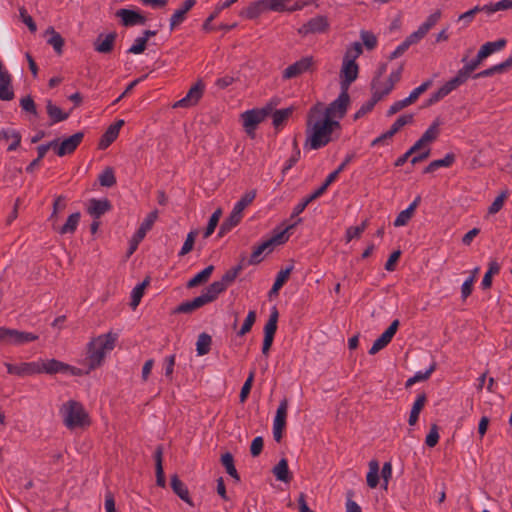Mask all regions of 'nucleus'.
Wrapping results in <instances>:
<instances>
[{
    "label": "nucleus",
    "instance_id": "obj_45",
    "mask_svg": "<svg viewBox=\"0 0 512 512\" xmlns=\"http://www.w3.org/2000/svg\"><path fill=\"white\" fill-rule=\"evenodd\" d=\"M292 112H293L292 107L276 110L273 113V125L276 128L280 127L290 117Z\"/></svg>",
    "mask_w": 512,
    "mask_h": 512
},
{
    "label": "nucleus",
    "instance_id": "obj_26",
    "mask_svg": "<svg viewBox=\"0 0 512 512\" xmlns=\"http://www.w3.org/2000/svg\"><path fill=\"white\" fill-rule=\"evenodd\" d=\"M115 39V33H109L105 36L101 34L94 43V49L99 53H109L113 50Z\"/></svg>",
    "mask_w": 512,
    "mask_h": 512
},
{
    "label": "nucleus",
    "instance_id": "obj_37",
    "mask_svg": "<svg viewBox=\"0 0 512 512\" xmlns=\"http://www.w3.org/2000/svg\"><path fill=\"white\" fill-rule=\"evenodd\" d=\"M366 480H367V485L370 488L377 487V485L379 483V464L377 461L372 460L369 463V471L367 473Z\"/></svg>",
    "mask_w": 512,
    "mask_h": 512
},
{
    "label": "nucleus",
    "instance_id": "obj_56",
    "mask_svg": "<svg viewBox=\"0 0 512 512\" xmlns=\"http://www.w3.org/2000/svg\"><path fill=\"white\" fill-rule=\"evenodd\" d=\"M361 40L363 44L366 46L367 49L371 50L374 49L377 45V38L376 36L368 31H362L361 32Z\"/></svg>",
    "mask_w": 512,
    "mask_h": 512
},
{
    "label": "nucleus",
    "instance_id": "obj_50",
    "mask_svg": "<svg viewBox=\"0 0 512 512\" xmlns=\"http://www.w3.org/2000/svg\"><path fill=\"white\" fill-rule=\"evenodd\" d=\"M432 84V81L431 80H427L425 81L424 83H422L420 86H418L417 88H415L411 93L410 95L407 97V99L409 100V102L412 104L414 103L418 98L419 96L424 93Z\"/></svg>",
    "mask_w": 512,
    "mask_h": 512
},
{
    "label": "nucleus",
    "instance_id": "obj_42",
    "mask_svg": "<svg viewBox=\"0 0 512 512\" xmlns=\"http://www.w3.org/2000/svg\"><path fill=\"white\" fill-rule=\"evenodd\" d=\"M273 473L275 477L282 482H287L288 477V462L286 459H281L278 464L274 467Z\"/></svg>",
    "mask_w": 512,
    "mask_h": 512
},
{
    "label": "nucleus",
    "instance_id": "obj_28",
    "mask_svg": "<svg viewBox=\"0 0 512 512\" xmlns=\"http://www.w3.org/2000/svg\"><path fill=\"white\" fill-rule=\"evenodd\" d=\"M11 140V143L8 146L9 151L16 150L21 142V135L18 131L12 128H6L0 130V141H6L9 142Z\"/></svg>",
    "mask_w": 512,
    "mask_h": 512
},
{
    "label": "nucleus",
    "instance_id": "obj_14",
    "mask_svg": "<svg viewBox=\"0 0 512 512\" xmlns=\"http://www.w3.org/2000/svg\"><path fill=\"white\" fill-rule=\"evenodd\" d=\"M287 410L288 401L284 399L280 402L273 421V436L277 442L281 440L283 430L286 426Z\"/></svg>",
    "mask_w": 512,
    "mask_h": 512
},
{
    "label": "nucleus",
    "instance_id": "obj_43",
    "mask_svg": "<svg viewBox=\"0 0 512 512\" xmlns=\"http://www.w3.org/2000/svg\"><path fill=\"white\" fill-rule=\"evenodd\" d=\"M79 220H80L79 212L71 214L68 217L66 223L61 227L60 233H62V234L73 233L79 224Z\"/></svg>",
    "mask_w": 512,
    "mask_h": 512
},
{
    "label": "nucleus",
    "instance_id": "obj_19",
    "mask_svg": "<svg viewBox=\"0 0 512 512\" xmlns=\"http://www.w3.org/2000/svg\"><path fill=\"white\" fill-rule=\"evenodd\" d=\"M84 134L82 132H78L73 134L72 136L64 139L60 145L57 144V154L59 156H64L66 154L72 153L77 146L81 143Z\"/></svg>",
    "mask_w": 512,
    "mask_h": 512
},
{
    "label": "nucleus",
    "instance_id": "obj_18",
    "mask_svg": "<svg viewBox=\"0 0 512 512\" xmlns=\"http://www.w3.org/2000/svg\"><path fill=\"white\" fill-rule=\"evenodd\" d=\"M204 86L201 83H196L191 89L188 91L187 95L177 101L174 104V107H190L195 105L203 94Z\"/></svg>",
    "mask_w": 512,
    "mask_h": 512
},
{
    "label": "nucleus",
    "instance_id": "obj_4",
    "mask_svg": "<svg viewBox=\"0 0 512 512\" xmlns=\"http://www.w3.org/2000/svg\"><path fill=\"white\" fill-rule=\"evenodd\" d=\"M61 414L65 425L70 428L84 427L89 424L88 415L83 406L73 400L63 404Z\"/></svg>",
    "mask_w": 512,
    "mask_h": 512
},
{
    "label": "nucleus",
    "instance_id": "obj_11",
    "mask_svg": "<svg viewBox=\"0 0 512 512\" xmlns=\"http://www.w3.org/2000/svg\"><path fill=\"white\" fill-rule=\"evenodd\" d=\"M38 365L40 373L56 374V373H71L73 375H79L81 370L75 367H71L63 362L56 359L50 360H39Z\"/></svg>",
    "mask_w": 512,
    "mask_h": 512
},
{
    "label": "nucleus",
    "instance_id": "obj_63",
    "mask_svg": "<svg viewBox=\"0 0 512 512\" xmlns=\"http://www.w3.org/2000/svg\"><path fill=\"white\" fill-rule=\"evenodd\" d=\"M475 283V276H469L461 286V297L466 299L472 293L473 285Z\"/></svg>",
    "mask_w": 512,
    "mask_h": 512
},
{
    "label": "nucleus",
    "instance_id": "obj_3",
    "mask_svg": "<svg viewBox=\"0 0 512 512\" xmlns=\"http://www.w3.org/2000/svg\"><path fill=\"white\" fill-rule=\"evenodd\" d=\"M225 290V284L223 282H213L205 292L193 300L181 303L176 311L180 313H190L207 303L212 302L217 296Z\"/></svg>",
    "mask_w": 512,
    "mask_h": 512
},
{
    "label": "nucleus",
    "instance_id": "obj_51",
    "mask_svg": "<svg viewBox=\"0 0 512 512\" xmlns=\"http://www.w3.org/2000/svg\"><path fill=\"white\" fill-rule=\"evenodd\" d=\"M255 320H256V313H255V311H249V313H248V315H247V317H246V319H245L241 329L238 332V335L239 336H244L246 333H248L251 330Z\"/></svg>",
    "mask_w": 512,
    "mask_h": 512
},
{
    "label": "nucleus",
    "instance_id": "obj_22",
    "mask_svg": "<svg viewBox=\"0 0 512 512\" xmlns=\"http://www.w3.org/2000/svg\"><path fill=\"white\" fill-rule=\"evenodd\" d=\"M402 68L397 69L396 71L391 72L387 81V89L381 90L380 86V76H377L372 82V90L378 91L382 96L388 95L394 88V85L400 80Z\"/></svg>",
    "mask_w": 512,
    "mask_h": 512
},
{
    "label": "nucleus",
    "instance_id": "obj_39",
    "mask_svg": "<svg viewBox=\"0 0 512 512\" xmlns=\"http://www.w3.org/2000/svg\"><path fill=\"white\" fill-rule=\"evenodd\" d=\"M277 322H278V311L276 308H273L267 323L264 326V336L273 337L277 330Z\"/></svg>",
    "mask_w": 512,
    "mask_h": 512
},
{
    "label": "nucleus",
    "instance_id": "obj_48",
    "mask_svg": "<svg viewBox=\"0 0 512 512\" xmlns=\"http://www.w3.org/2000/svg\"><path fill=\"white\" fill-rule=\"evenodd\" d=\"M149 281L144 280L142 283L138 284L133 290H132V300H131V306L133 308L137 307L140 303V300L144 294V290L147 287Z\"/></svg>",
    "mask_w": 512,
    "mask_h": 512
},
{
    "label": "nucleus",
    "instance_id": "obj_13",
    "mask_svg": "<svg viewBox=\"0 0 512 512\" xmlns=\"http://www.w3.org/2000/svg\"><path fill=\"white\" fill-rule=\"evenodd\" d=\"M158 217V212L152 211L147 215V217L144 219V221L141 223L140 227L136 231V233L133 236L129 254H133L134 251L137 249L138 244L144 239L146 236V233L152 228L154 222L156 221Z\"/></svg>",
    "mask_w": 512,
    "mask_h": 512
},
{
    "label": "nucleus",
    "instance_id": "obj_10",
    "mask_svg": "<svg viewBox=\"0 0 512 512\" xmlns=\"http://www.w3.org/2000/svg\"><path fill=\"white\" fill-rule=\"evenodd\" d=\"M335 182V176L334 175H328L325 182L315 191L313 192L311 195H309L308 197H306L305 199H303L298 205H296L293 209V212L291 214V223L296 221L299 216V214H301L305 208L314 200H316L317 198H319L321 195H323L325 193V191L327 190V188L333 183Z\"/></svg>",
    "mask_w": 512,
    "mask_h": 512
},
{
    "label": "nucleus",
    "instance_id": "obj_55",
    "mask_svg": "<svg viewBox=\"0 0 512 512\" xmlns=\"http://www.w3.org/2000/svg\"><path fill=\"white\" fill-rule=\"evenodd\" d=\"M390 343V340L383 335V333L378 337L369 350V354L374 355L382 350L385 346Z\"/></svg>",
    "mask_w": 512,
    "mask_h": 512
},
{
    "label": "nucleus",
    "instance_id": "obj_15",
    "mask_svg": "<svg viewBox=\"0 0 512 512\" xmlns=\"http://www.w3.org/2000/svg\"><path fill=\"white\" fill-rule=\"evenodd\" d=\"M9 374L17 375L20 377L40 374L38 361L23 362L20 364L5 363Z\"/></svg>",
    "mask_w": 512,
    "mask_h": 512
},
{
    "label": "nucleus",
    "instance_id": "obj_44",
    "mask_svg": "<svg viewBox=\"0 0 512 512\" xmlns=\"http://www.w3.org/2000/svg\"><path fill=\"white\" fill-rule=\"evenodd\" d=\"M222 465L225 467L226 472L233 478L239 479V475L234 466L233 456L230 453H225L221 457Z\"/></svg>",
    "mask_w": 512,
    "mask_h": 512
},
{
    "label": "nucleus",
    "instance_id": "obj_46",
    "mask_svg": "<svg viewBox=\"0 0 512 512\" xmlns=\"http://www.w3.org/2000/svg\"><path fill=\"white\" fill-rule=\"evenodd\" d=\"M264 4H262V0L254 1L250 3L245 11V15L249 19H254L258 17L262 12H264Z\"/></svg>",
    "mask_w": 512,
    "mask_h": 512
},
{
    "label": "nucleus",
    "instance_id": "obj_20",
    "mask_svg": "<svg viewBox=\"0 0 512 512\" xmlns=\"http://www.w3.org/2000/svg\"><path fill=\"white\" fill-rule=\"evenodd\" d=\"M413 119L412 115H403L400 116L394 124L391 126V128L383 133L381 136L377 137L373 142L372 145H377L384 141L385 139L392 138L403 126L410 123Z\"/></svg>",
    "mask_w": 512,
    "mask_h": 512
},
{
    "label": "nucleus",
    "instance_id": "obj_64",
    "mask_svg": "<svg viewBox=\"0 0 512 512\" xmlns=\"http://www.w3.org/2000/svg\"><path fill=\"white\" fill-rule=\"evenodd\" d=\"M472 74V72L470 71V69L464 65L457 73V75L452 78L454 81H456V84L458 86L462 85L463 83L466 82V80L470 77V75Z\"/></svg>",
    "mask_w": 512,
    "mask_h": 512
},
{
    "label": "nucleus",
    "instance_id": "obj_49",
    "mask_svg": "<svg viewBox=\"0 0 512 512\" xmlns=\"http://www.w3.org/2000/svg\"><path fill=\"white\" fill-rule=\"evenodd\" d=\"M362 54V46L360 43H354L345 53L343 61L356 63V59Z\"/></svg>",
    "mask_w": 512,
    "mask_h": 512
},
{
    "label": "nucleus",
    "instance_id": "obj_41",
    "mask_svg": "<svg viewBox=\"0 0 512 512\" xmlns=\"http://www.w3.org/2000/svg\"><path fill=\"white\" fill-rule=\"evenodd\" d=\"M499 271H500V266L497 262H491L489 264V268H488L487 272L485 273V275L482 279V282H481L482 289H488L491 287L492 277H493V275L498 274Z\"/></svg>",
    "mask_w": 512,
    "mask_h": 512
},
{
    "label": "nucleus",
    "instance_id": "obj_53",
    "mask_svg": "<svg viewBox=\"0 0 512 512\" xmlns=\"http://www.w3.org/2000/svg\"><path fill=\"white\" fill-rule=\"evenodd\" d=\"M507 197H508L507 191H504L499 196H497L496 199L493 201V203L489 207V210H488L489 213L495 214V213L499 212L501 210V208L503 207V204Z\"/></svg>",
    "mask_w": 512,
    "mask_h": 512
},
{
    "label": "nucleus",
    "instance_id": "obj_23",
    "mask_svg": "<svg viewBox=\"0 0 512 512\" xmlns=\"http://www.w3.org/2000/svg\"><path fill=\"white\" fill-rule=\"evenodd\" d=\"M420 202H421V197L417 196L405 210L401 211L398 214V216L396 217V219L393 223L394 226L395 227L405 226L410 221V219L413 217L415 210L418 207V205L420 204Z\"/></svg>",
    "mask_w": 512,
    "mask_h": 512
},
{
    "label": "nucleus",
    "instance_id": "obj_8",
    "mask_svg": "<svg viewBox=\"0 0 512 512\" xmlns=\"http://www.w3.org/2000/svg\"><path fill=\"white\" fill-rule=\"evenodd\" d=\"M38 339L36 334L0 327V342L9 345H23Z\"/></svg>",
    "mask_w": 512,
    "mask_h": 512
},
{
    "label": "nucleus",
    "instance_id": "obj_52",
    "mask_svg": "<svg viewBox=\"0 0 512 512\" xmlns=\"http://www.w3.org/2000/svg\"><path fill=\"white\" fill-rule=\"evenodd\" d=\"M441 17V13L439 11L431 14L426 21L420 25V29L424 31V33H428L432 27L436 25Z\"/></svg>",
    "mask_w": 512,
    "mask_h": 512
},
{
    "label": "nucleus",
    "instance_id": "obj_33",
    "mask_svg": "<svg viewBox=\"0 0 512 512\" xmlns=\"http://www.w3.org/2000/svg\"><path fill=\"white\" fill-rule=\"evenodd\" d=\"M426 403V396L424 394H420L417 396L416 400L413 403L408 423L409 425L413 426L417 423L419 414L421 410L423 409L424 405Z\"/></svg>",
    "mask_w": 512,
    "mask_h": 512
},
{
    "label": "nucleus",
    "instance_id": "obj_31",
    "mask_svg": "<svg viewBox=\"0 0 512 512\" xmlns=\"http://www.w3.org/2000/svg\"><path fill=\"white\" fill-rule=\"evenodd\" d=\"M47 114L51 119V125L64 121L69 117V113L63 112L58 106L54 105L51 101L46 105Z\"/></svg>",
    "mask_w": 512,
    "mask_h": 512
},
{
    "label": "nucleus",
    "instance_id": "obj_21",
    "mask_svg": "<svg viewBox=\"0 0 512 512\" xmlns=\"http://www.w3.org/2000/svg\"><path fill=\"white\" fill-rule=\"evenodd\" d=\"M117 16L125 26L143 25L146 23L145 17L134 10L120 9L117 11Z\"/></svg>",
    "mask_w": 512,
    "mask_h": 512
},
{
    "label": "nucleus",
    "instance_id": "obj_25",
    "mask_svg": "<svg viewBox=\"0 0 512 512\" xmlns=\"http://www.w3.org/2000/svg\"><path fill=\"white\" fill-rule=\"evenodd\" d=\"M439 134V123L434 122L422 135V137L414 144L415 148L422 150L434 141Z\"/></svg>",
    "mask_w": 512,
    "mask_h": 512
},
{
    "label": "nucleus",
    "instance_id": "obj_1",
    "mask_svg": "<svg viewBox=\"0 0 512 512\" xmlns=\"http://www.w3.org/2000/svg\"><path fill=\"white\" fill-rule=\"evenodd\" d=\"M340 129V122L325 117L320 105H313L307 115L306 146L318 150L333 139V133Z\"/></svg>",
    "mask_w": 512,
    "mask_h": 512
},
{
    "label": "nucleus",
    "instance_id": "obj_6",
    "mask_svg": "<svg viewBox=\"0 0 512 512\" xmlns=\"http://www.w3.org/2000/svg\"><path fill=\"white\" fill-rule=\"evenodd\" d=\"M256 193L250 191L246 193L233 207L230 216L222 223L220 233L224 234L235 227L242 219L244 209L255 199Z\"/></svg>",
    "mask_w": 512,
    "mask_h": 512
},
{
    "label": "nucleus",
    "instance_id": "obj_35",
    "mask_svg": "<svg viewBox=\"0 0 512 512\" xmlns=\"http://www.w3.org/2000/svg\"><path fill=\"white\" fill-rule=\"evenodd\" d=\"M292 269H293V267L290 266V267H287L286 269H283L278 272L275 282L269 292L270 296L278 294L279 290L283 287V285L288 280V278L292 272Z\"/></svg>",
    "mask_w": 512,
    "mask_h": 512
},
{
    "label": "nucleus",
    "instance_id": "obj_24",
    "mask_svg": "<svg viewBox=\"0 0 512 512\" xmlns=\"http://www.w3.org/2000/svg\"><path fill=\"white\" fill-rule=\"evenodd\" d=\"M124 123V120H118L108 127L99 143L101 149H106L118 137L119 131Z\"/></svg>",
    "mask_w": 512,
    "mask_h": 512
},
{
    "label": "nucleus",
    "instance_id": "obj_17",
    "mask_svg": "<svg viewBox=\"0 0 512 512\" xmlns=\"http://www.w3.org/2000/svg\"><path fill=\"white\" fill-rule=\"evenodd\" d=\"M358 76V65L356 63L343 61L341 69V90L348 91L349 86Z\"/></svg>",
    "mask_w": 512,
    "mask_h": 512
},
{
    "label": "nucleus",
    "instance_id": "obj_60",
    "mask_svg": "<svg viewBox=\"0 0 512 512\" xmlns=\"http://www.w3.org/2000/svg\"><path fill=\"white\" fill-rule=\"evenodd\" d=\"M146 45V38L138 37L135 39L133 45L128 49L127 52L131 54H141L144 52Z\"/></svg>",
    "mask_w": 512,
    "mask_h": 512
},
{
    "label": "nucleus",
    "instance_id": "obj_30",
    "mask_svg": "<svg viewBox=\"0 0 512 512\" xmlns=\"http://www.w3.org/2000/svg\"><path fill=\"white\" fill-rule=\"evenodd\" d=\"M506 45L505 39H499L494 42H487L485 43L479 50V58L480 59H486L491 54L502 50Z\"/></svg>",
    "mask_w": 512,
    "mask_h": 512
},
{
    "label": "nucleus",
    "instance_id": "obj_5",
    "mask_svg": "<svg viewBox=\"0 0 512 512\" xmlns=\"http://www.w3.org/2000/svg\"><path fill=\"white\" fill-rule=\"evenodd\" d=\"M299 223H301V219H297L296 221L289 223L283 231L255 247L249 259V264L255 265L259 263L261 261V255L266 250L271 251L274 245L284 243L288 239L287 233L294 229Z\"/></svg>",
    "mask_w": 512,
    "mask_h": 512
},
{
    "label": "nucleus",
    "instance_id": "obj_47",
    "mask_svg": "<svg viewBox=\"0 0 512 512\" xmlns=\"http://www.w3.org/2000/svg\"><path fill=\"white\" fill-rule=\"evenodd\" d=\"M99 182L104 187H111L116 183L114 171L111 167H107L100 175Z\"/></svg>",
    "mask_w": 512,
    "mask_h": 512
},
{
    "label": "nucleus",
    "instance_id": "obj_36",
    "mask_svg": "<svg viewBox=\"0 0 512 512\" xmlns=\"http://www.w3.org/2000/svg\"><path fill=\"white\" fill-rule=\"evenodd\" d=\"M47 43L53 47L56 53L60 54L64 45L62 36L57 33L52 27L46 31Z\"/></svg>",
    "mask_w": 512,
    "mask_h": 512
},
{
    "label": "nucleus",
    "instance_id": "obj_61",
    "mask_svg": "<svg viewBox=\"0 0 512 512\" xmlns=\"http://www.w3.org/2000/svg\"><path fill=\"white\" fill-rule=\"evenodd\" d=\"M365 228L366 222H363L360 226L349 227L346 231L347 242L351 241L354 238L360 237V235L364 232Z\"/></svg>",
    "mask_w": 512,
    "mask_h": 512
},
{
    "label": "nucleus",
    "instance_id": "obj_7",
    "mask_svg": "<svg viewBox=\"0 0 512 512\" xmlns=\"http://www.w3.org/2000/svg\"><path fill=\"white\" fill-rule=\"evenodd\" d=\"M349 102L350 97L348 91L341 90V93L337 99L331 102L328 106L322 102H317L315 105L321 106L325 117L329 119H336L339 122V120L345 116Z\"/></svg>",
    "mask_w": 512,
    "mask_h": 512
},
{
    "label": "nucleus",
    "instance_id": "obj_34",
    "mask_svg": "<svg viewBox=\"0 0 512 512\" xmlns=\"http://www.w3.org/2000/svg\"><path fill=\"white\" fill-rule=\"evenodd\" d=\"M213 270H214V266L213 265H210V266L206 267L205 269H203L202 271L197 273L193 278H191L188 281L187 287L188 288H193V287L199 286V285L207 282L208 279L210 278Z\"/></svg>",
    "mask_w": 512,
    "mask_h": 512
},
{
    "label": "nucleus",
    "instance_id": "obj_32",
    "mask_svg": "<svg viewBox=\"0 0 512 512\" xmlns=\"http://www.w3.org/2000/svg\"><path fill=\"white\" fill-rule=\"evenodd\" d=\"M155 466H156V483L160 487H165L166 479L164 475L163 465H162V448L158 447L154 454Z\"/></svg>",
    "mask_w": 512,
    "mask_h": 512
},
{
    "label": "nucleus",
    "instance_id": "obj_40",
    "mask_svg": "<svg viewBox=\"0 0 512 512\" xmlns=\"http://www.w3.org/2000/svg\"><path fill=\"white\" fill-rule=\"evenodd\" d=\"M211 337L206 333H201L196 342V351L199 356L206 355L211 345Z\"/></svg>",
    "mask_w": 512,
    "mask_h": 512
},
{
    "label": "nucleus",
    "instance_id": "obj_57",
    "mask_svg": "<svg viewBox=\"0 0 512 512\" xmlns=\"http://www.w3.org/2000/svg\"><path fill=\"white\" fill-rule=\"evenodd\" d=\"M195 237H196V232H194V231L190 232L187 235V238L179 252V256H184V255L188 254L193 249Z\"/></svg>",
    "mask_w": 512,
    "mask_h": 512
},
{
    "label": "nucleus",
    "instance_id": "obj_54",
    "mask_svg": "<svg viewBox=\"0 0 512 512\" xmlns=\"http://www.w3.org/2000/svg\"><path fill=\"white\" fill-rule=\"evenodd\" d=\"M253 380H254V372H251L241 388V392H240V396H239L240 402L244 403L246 401V399L248 398V395L252 388Z\"/></svg>",
    "mask_w": 512,
    "mask_h": 512
},
{
    "label": "nucleus",
    "instance_id": "obj_27",
    "mask_svg": "<svg viewBox=\"0 0 512 512\" xmlns=\"http://www.w3.org/2000/svg\"><path fill=\"white\" fill-rule=\"evenodd\" d=\"M196 0H186L182 7L177 9L170 19V27L173 30L175 27H177L179 24H181L185 18L188 11L195 5Z\"/></svg>",
    "mask_w": 512,
    "mask_h": 512
},
{
    "label": "nucleus",
    "instance_id": "obj_9",
    "mask_svg": "<svg viewBox=\"0 0 512 512\" xmlns=\"http://www.w3.org/2000/svg\"><path fill=\"white\" fill-rule=\"evenodd\" d=\"M271 107L248 110L242 114L243 126L246 133L254 136L255 129L270 113Z\"/></svg>",
    "mask_w": 512,
    "mask_h": 512
},
{
    "label": "nucleus",
    "instance_id": "obj_58",
    "mask_svg": "<svg viewBox=\"0 0 512 512\" xmlns=\"http://www.w3.org/2000/svg\"><path fill=\"white\" fill-rule=\"evenodd\" d=\"M478 12H480V9H479V6L477 5V6L473 7L472 9H470L469 11L462 13L459 16L458 21L463 22V26L465 27L473 21L475 15Z\"/></svg>",
    "mask_w": 512,
    "mask_h": 512
},
{
    "label": "nucleus",
    "instance_id": "obj_62",
    "mask_svg": "<svg viewBox=\"0 0 512 512\" xmlns=\"http://www.w3.org/2000/svg\"><path fill=\"white\" fill-rule=\"evenodd\" d=\"M439 441V432L437 425H432L426 436L425 443L428 447H434Z\"/></svg>",
    "mask_w": 512,
    "mask_h": 512
},
{
    "label": "nucleus",
    "instance_id": "obj_59",
    "mask_svg": "<svg viewBox=\"0 0 512 512\" xmlns=\"http://www.w3.org/2000/svg\"><path fill=\"white\" fill-rule=\"evenodd\" d=\"M384 96H382L380 94V92L378 91H373V97L370 101H368L367 103H365L364 105H362V107L360 108V113L362 114H366L368 112H370L373 107L375 106V104L380 101Z\"/></svg>",
    "mask_w": 512,
    "mask_h": 512
},
{
    "label": "nucleus",
    "instance_id": "obj_12",
    "mask_svg": "<svg viewBox=\"0 0 512 512\" xmlns=\"http://www.w3.org/2000/svg\"><path fill=\"white\" fill-rule=\"evenodd\" d=\"M330 24L326 16L318 15L311 18L307 23L298 29V33L302 36L308 34L324 33L328 30Z\"/></svg>",
    "mask_w": 512,
    "mask_h": 512
},
{
    "label": "nucleus",
    "instance_id": "obj_2",
    "mask_svg": "<svg viewBox=\"0 0 512 512\" xmlns=\"http://www.w3.org/2000/svg\"><path fill=\"white\" fill-rule=\"evenodd\" d=\"M115 340L116 337L109 333L101 335L90 342L88 348L89 370L101 364L105 355L114 348Z\"/></svg>",
    "mask_w": 512,
    "mask_h": 512
},
{
    "label": "nucleus",
    "instance_id": "obj_29",
    "mask_svg": "<svg viewBox=\"0 0 512 512\" xmlns=\"http://www.w3.org/2000/svg\"><path fill=\"white\" fill-rule=\"evenodd\" d=\"M110 208L108 200L91 199L88 204V212L94 218L101 217Z\"/></svg>",
    "mask_w": 512,
    "mask_h": 512
},
{
    "label": "nucleus",
    "instance_id": "obj_38",
    "mask_svg": "<svg viewBox=\"0 0 512 512\" xmlns=\"http://www.w3.org/2000/svg\"><path fill=\"white\" fill-rule=\"evenodd\" d=\"M171 487L182 500L190 503L188 490L176 475L171 478Z\"/></svg>",
    "mask_w": 512,
    "mask_h": 512
},
{
    "label": "nucleus",
    "instance_id": "obj_16",
    "mask_svg": "<svg viewBox=\"0 0 512 512\" xmlns=\"http://www.w3.org/2000/svg\"><path fill=\"white\" fill-rule=\"evenodd\" d=\"M314 64L313 57L306 56L288 66L283 72L284 79H291L311 69Z\"/></svg>",
    "mask_w": 512,
    "mask_h": 512
}]
</instances>
